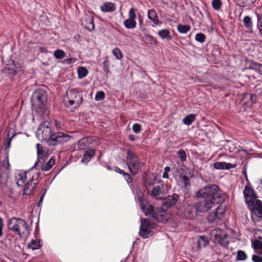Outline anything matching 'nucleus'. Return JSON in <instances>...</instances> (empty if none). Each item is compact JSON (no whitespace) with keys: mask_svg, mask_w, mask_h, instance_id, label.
Returning <instances> with one entry per match:
<instances>
[{"mask_svg":"<svg viewBox=\"0 0 262 262\" xmlns=\"http://www.w3.org/2000/svg\"><path fill=\"white\" fill-rule=\"evenodd\" d=\"M179 195L174 193L166 197L164 201V204L167 207H171L176 204L179 199Z\"/></svg>","mask_w":262,"mask_h":262,"instance_id":"412c9836","label":"nucleus"},{"mask_svg":"<svg viewBox=\"0 0 262 262\" xmlns=\"http://www.w3.org/2000/svg\"><path fill=\"white\" fill-rule=\"evenodd\" d=\"M212 236L214 237L215 241L221 246L226 247L229 242L228 236L225 232L221 229H215L211 231Z\"/></svg>","mask_w":262,"mask_h":262,"instance_id":"1a4fd4ad","label":"nucleus"},{"mask_svg":"<svg viewBox=\"0 0 262 262\" xmlns=\"http://www.w3.org/2000/svg\"><path fill=\"white\" fill-rule=\"evenodd\" d=\"M68 63L70 64L72 62H75L76 60L75 58H70L66 60Z\"/></svg>","mask_w":262,"mask_h":262,"instance_id":"bf43d9fd","label":"nucleus"},{"mask_svg":"<svg viewBox=\"0 0 262 262\" xmlns=\"http://www.w3.org/2000/svg\"><path fill=\"white\" fill-rule=\"evenodd\" d=\"M81 24L89 31H92L95 29L94 17L93 16L85 14L81 19Z\"/></svg>","mask_w":262,"mask_h":262,"instance_id":"a211bd4d","label":"nucleus"},{"mask_svg":"<svg viewBox=\"0 0 262 262\" xmlns=\"http://www.w3.org/2000/svg\"><path fill=\"white\" fill-rule=\"evenodd\" d=\"M128 139H129V140L130 141H134L135 140L136 138H135V136L134 135L132 134V135H129L128 136Z\"/></svg>","mask_w":262,"mask_h":262,"instance_id":"052dcab7","label":"nucleus"},{"mask_svg":"<svg viewBox=\"0 0 262 262\" xmlns=\"http://www.w3.org/2000/svg\"><path fill=\"white\" fill-rule=\"evenodd\" d=\"M198 198L210 199L212 201L217 200L218 203L224 202L226 194L223 192L215 184H209L201 188L196 193Z\"/></svg>","mask_w":262,"mask_h":262,"instance_id":"f03ea898","label":"nucleus"},{"mask_svg":"<svg viewBox=\"0 0 262 262\" xmlns=\"http://www.w3.org/2000/svg\"><path fill=\"white\" fill-rule=\"evenodd\" d=\"M70 136L66 133L57 132L52 135V138L49 140V145H56L58 143H63L70 140Z\"/></svg>","mask_w":262,"mask_h":262,"instance_id":"9b49d317","label":"nucleus"},{"mask_svg":"<svg viewBox=\"0 0 262 262\" xmlns=\"http://www.w3.org/2000/svg\"><path fill=\"white\" fill-rule=\"evenodd\" d=\"M43 162L42 160H37L35 162V164L33 167L35 169V171H38L39 170L47 171L49 170L54 165L55 160L53 158H51L45 165H43Z\"/></svg>","mask_w":262,"mask_h":262,"instance_id":"ddd939ff","label":"nucleus"},{"mask_svg":"<svg viewBox=\"0 0 262 262\" xmlns=\"http://www.w3.org/2000/svg\"><path fill=\"white\" fill-rule=\"evenodd\" d=\"M91 141V138L89 137H84L79 141L78 147L80 149H84L89 146Z\"/></svg>","mask_w":262,"mask_h":262,"instance_id":"393cba45","label":"nucleus"},{"mask_svg":"<svg viewBox=\"0 0 262 262\" xmlns=\"http://www.w3.org/2000/svg\"><path fill=\"white\" fill-rule=\"evenodd\" d=\"M148 18L152 20L156 25L159 23L157 13L154 9H150L148 11Z\"/></svg>","mask_w":262,"mask_h":262,"instance_id":"cd10ccee","label":"nucleus"},{"mask_svg":"<svg viewBox=\"0 0 262 262\" xmlns=\"http://www.w3.org/2000/svg\"><path fill=\"white\" fill-rule=\"evenodd\" d=\"M166 212L161 208H156L152 218L159 222H163L165 220Z\"/></svg>","mask_w":262,"mask_h":262,"instance_id":"5701e85b","label":"nucleus"},{"mask_svg":"<svg viewBox=\"0 0 262 262\" xmlns=\"http://www.w3.org/2000/svg\"><path fill=\"white\" fill-rule=\"evenodd\" d=\"M243 23L247 31L249 33H251L252 32V22L251 18L248 16L244 17Z\"/></svg>","mask_w":262,"mask_h":262,"instance_id":"c85d7f7f","label":"nucleus"},{"mask_svg":"<svg viewBox=\"0 0 262 262\" xmlns=\"http://www.w3.org/2000/svg\"><path fill=\"white\" fill-rule=\"evenodd\" d=\"M8 229L17 234L20 237L28 235L29 228L27 222L23 219L12 217L8 221Z\"/></svg>","mask_w":262,"mask_h":262,"instance_id":"7ed1b4c3","label":"nucleus"},{"mask_svg":"<svg viewBox=\"0 0 262 262\" xmlns=\"http://www.w3.org/2000/svg\"><path fill=\"white\" fill-rule=\"evenodd\" d=\"M236 164L224 162H217L213 164V167L216 169H230L235 167Z\"/></svg>","mask_w":262,"mask_h":262,"instance_id":"4be33fe9","label":"nucleus"},{"mask_svg":"<svg viewBox=\"0 0 262 262\" xmlns=\"http://www.w3.org/2000/svg\"><path fill=\"white\" fill-rule=\"evenodd\" d=\"M54 56L56 59H60L65 57L66 53L62 50L57 49L54 51Z\"/></svg>","mask_w":262,"mask_h":262,"instance_id":"a19ab883","label":"nucleus"},{"mask_svg":"<svg viewBox=\"0 0 262 262\" xmlns=\"http://www.w3.org/2000/svg\"><path fill=\"white\" fill-rule=\"evenodd\" d=\"M39 172L35 171L32 167L28 171L19 173L16 177V184L18 186H24V194L30 195L35 189L38 183Z\"/></svg>","mask_w":262,"mask_h":262,"instance_id":"f257e3e1","label":"nucleus"},{"mask_svg":"<svg viewBox=\"0 0 262 262\" xmlns=\"http://www.w3.org/2000/svg\"><path fill=\"white\" fill-rule=\"evenodd\" d=\"M18 68V63H15L14 60L12 59H10L8 61V63L6 64V66L3 69L2 72L9 76H13L17 74Z\"/></svg>","mask_w":262,"mask_h":262,"instance_id":"f8f14e48","label":"nucleus"},{"mask_svg":"<svg viewBox=\"0 0 262 262\" xmlns=\"http://www.w3.org/2000/svg\"><path fill=\"white\" fill-rule=\"evenodd\" d=\"M101 10L103 12H113L115 10V5L110 2H106L100 7Z\"/></svg>","mask_w":262,"mask_h":262,"instance_id":"a878e982","label":"nucleus"},{"mask_svg":"<svg viewBox=\"0 0 262 262\" xmlns=\"http://www.w3.org/2000/svg\"><path fill=\"white\" fill-rule=\"evenodd\" d=\"M146 37L149 39V41L151 44H157V39L155 38L152 36L150 35H147Z\"/></svg>","mask_w":262,"mask_h":262,"instance_id":"6e6d98bb","label":"nucleus"},{"mask_svg":"<svg viewBox=\"0 0 262 262\" xmlns=\"http://www.w3.org/2000/svg\"><path fill=\"white\" fill-rule=\"evenodd\" d=\"M139 23H140V25H142V19H140L139 20Z\"/></svg>","mask_w":262,"mask_h":262,"instance_id":"69168bd1","label":"nucleus"},{"mask_svg":"<svg viewBox=\"0 0 262 262\" xmlns=\"http://www.w3.org/2000/svg\"><path fill=\"white\" fill-rule=\"evenodd\" d=\"M108 60H104L103 62V70L104 71V72H105V73L106 74H107L108 73H110V70L108 69Z\"/></svg>","mask_w":262,"mask_h":262,"instance_id":"3c124183","label":"nucleus"},{"mask_svg":"<svg viewBox=\"0 0 262 262\" xmlns=\"http://www.w3.org/2000/svg\"><path fill=\"white\" fill-rule=\"evenodd\" d=\"M124 179L126 180V181L127 182V183H130L132 181V179L130 178V176L128 173H124Z\"/></svg>","mask_w":262,"mask_h":262,"instance_id":"13d9d810","label":"nucleus"},{"mask_svg":"<svg viewBox=\"0 0 262 262\" xmlns=\"http://www.w3.org/2000/svg\"><path fill=\"white\" fill-rule=\"evenodd\" d=\"M3 167L4 168H5L6 169H9V168L10 167V165L9 162L8 156H7L6 158V160L3 161Z\"/></svg>","mask_w":262,"mask_h":262,"instance_id":"603ef678","label":"nucleus"},{"mask_svg":"<svg viewBox=\"0 0 262 262\" xmlns=\"http://www.w3.org/2000/svg\"><path fill=\"white\" fill-rule=\"evenodd\" d=\"M224 209L220 207H218L215 211L210 213L207 216V220L209 222H213L216 220H221L224 215Z\"/></svg>","mask_w":262,"mask_h":262,"instance_id":"6ab92c4d","label":"nucleus"},{"mask_svg":"<svg viewBox=\"0 0 262 262\" xmlns=\"http://www.w3.org/2000/svg\"><path fill=\"white\" fill-rule=\"evenodd\" d=\"M195 118V115L192 114H189L183 118V122L185 125H189L194 121Z\"/></svg>","mask_w":262,"mask_h":262,"instance_id":"7c9ffc66","label":"nucleus"},{"mask_svg":"<svg viewBox=\"0 0 262 262\" xmlns=\"http://www.w3.org/2000/svg\"><path fill=\"white\" fill-rule=\"evenodd\" d=\"M39 50L42 52H46L47 51L46 49L43 47H40Z\"/></svg>","mask_w":262,"mask_h":262,"instance_id":"e2e57ef3","label":"nucleus"},{"mask_svg":"<svg viewBox=\"0 0 262 262\" xmlns=\"http://www.w3.org/2000/svg\"><path fill=\"white\" fill-rule=\"evenodd\" d=\"M77 73L78 78L81 79L87 76L88 71L86 68L81 67L78 68Z\"/></svg>","mask_w":262,"mask_h":262,"instance_id":"f704fd0d","label":"nucleus"},{"mask_svg":"<svg viewBox=\"0 0 262 262\" xmlns=\"http://www.w3.org/2000/svg\"><path fill=\"white\" fill-rule=\"evenodd\" d=\"M123 25L126 29H133L136 27L137 23L135 20L127 18L124 21Z\"/></svg>","mask_w":262,"mask_h":262,"instance_id":"c756f323","label":"nucleus"},{"mask_svg":"<svg viewBox=\"0 0 262 262\" xmlns=\"http://www.w3.org/2000/svg\"><path fill=\"white\" fill-rule=\"evenodd\" d=\"M82 95L76 90H70L67 92V97L64 98V102L68 106L74 104V108H78L82 103Z\"/></svg>","mask_w":262,"mask_h":262,"instance_id":"423d86ee","label":"nucleus"},{"mask_svg":"<svg viewBox=\"0 0 262 262\" xmlns=\"http://www.w3.org/2000/svg\"><path fill=\"white\" fill-rule=\"evenodd\" d=\"M251 212V219L254 222H258L262 218V202L257 200L253 202V206H248Z\"/></svg>","mask_w":262,"mask_h":262,"instance_id":"6e6552de","label":"nucleus"},{"mask_svg":"<svg viewBox=\"0 0 262 262\" xmlns=\"http://www.w3.org/2000/svg\"><path fill=\"white\" fill-rule=\"evenodd\" d=\"M115 170L116 172L124 174V171L122 170H121V169H120L119 168L116 167L115 169Z\"/></svg>","mask_w":262,"mask_h":262,"instance_id":"680f3d73","label":"nucleus"},{"mask_svg":"<svg viewBox=\"0 0 262 262\" xmlns=\"http://www.w3.org/2000/svg\"><path fill=\"white\" fill-rule=\"evenodd\" d=\"M243 194L246 203L248 204V206H253V202L257 200L256 199V196L253 189L246 185L245 187Z\"/></svg>","mask_w":262,"mask_h":262,"instance_id":"4468645a","label":"nucleus"},{"mask_svg":"<svg viewBox=\"0 0 262 262\" xmlns=\"http://www.w3.org/2000/svg\"><path fill=\"white\" fill-rule=\"evenodd\" d=\"M140 206L141 210L146 216L152 217L154 214L156 208L152 205H149L146 202L144 201L140 196L138 197Z\"/></svg>","mask_w":262,"mask_h":262,"instance_id":"f3484780","label":"nucleus"},{"mask_svg":"<svg viewBox=\"0 0 262 262\" xmlns=\"http://www.w3.org/2000/svg\"><path fill=\"white\" fill-rule=\"evenodd\" d=\"M95 150L93 149H89L86 150L84 154L83 157L81 159V162L83 163H88L95 155Z\"/></svg>","mask_w":262,"mask_h":262,"instance_id":"b1692460","label":"nucleus"},{"mask_svg":"<svg viewBox=\"0 0 262 262\" xmlns=\"http://www.w3.org/2000/svg\"><path fill=\"white\" fill-rule=\"evenodd\" d=\"M249 69H252L256 71L260 75L262 76V64L256 62H253L251 66H250Z\"/></svg>","mask_w":262,"mask_h":262,"instance_id":"c9c22d12","label":"nucleus"},{"mask_svg":"<svg viewBox=\"0 0 262 262\" xmlns=\"http://www.w3.org/2000/svg\"><path fill=\"white\" fill-rule=\"evenodd\" d=\"M158 35L162 39L170 40L171 38L170 32L167 29H162L160 30L158 32Z\"/></svg>","mask_w":262,"mask_h":262,"instance_id":"2f4dec72","label":"nucleus"},{"mask_svg":"<svg viewBox=\"0 0 262 262\" xmlns=\"http://www.w3.org/2000/svg\"><path fill=\"white\" fill-rule=\"evenodd\" d=\"M45 193H46V190H45V192L44 193H43L41 196H40V199H39V200L38 201L37 204V206H40L43 201V198H44V196H45Z\"/></svg>","mask_w":262,"mask_h":262,"instance_id":"4d7b16f0","label":"nucleus"},{"mask_svg":"<svg viewBox=\"0 0 262 262\" xmlns=\"http://www.w3.org/2000/svg\"><path fill=\"white\" fill-rule=\"evenodd\" d=\"M132 129L134 133L138 134L141 132V126L138 123H135L133 125Z\"/></svg>","mask_w":262,"mask_h":262,"instance_id":"09e8293b","label":"nucleus"},{"mask_svg":"<svg viewBox=\"0 0 262 262\" xmlns=\"http://www.w3.org/2000/svg\"><path fill=\"white\" fill-rule=\"evenodd\" d=\"M177 30L179 33L185 34L190 30V27L189 25L179 24L177 26Z\"/></svg>","mask_w":262,"mask_h":262,"instance_id":"72a5a7b5","label":"nucleus"},{"mask_svg":"<svg viewBox=\"0 0 262 262\" xmlns=\"http://www.w3.org/2000/svg\"><path fill=\"white\" fill-rule=\"evenodd\" d=\"M252 245L255 253L260 255H262V241L256 239L253 241Z\"/></svg>","mask_w":262,"mask_h":262,"instance_id":"bb28decb","label":"nucleus"},{"mask_svg":"<svg viewBox=\"0 0 262 262\" xmlns=\"http://www.w3.org/2000/svg\"><path fill=\"white\" fill-rule=\"evenodd\" d=\"M195 39L198 42L203 43L205 41L206 36L202 33H199L195 35Z\"/></svg>","mask_w":262,"mask_h":262,"instance_id":"a18cd8bd","label":"nucleus"},{"mask_svg":"<svg viewBox=\"0 0 262 262\" xmlns=\"http://www.w3.org/2000/svg\"><path fill=\"white\" fill-rule=\"evenodd\" d=\"M200 238H201V239H203V240H205V237H203V236H201V237H200Z\"/></svg>","mask_w":262,"mask_h":262,"instance_id":"338daca9","label":"nucleus"},{"mask_svg":"<svg viewBox=\"0 0 262 262\" xmlns=\"http://www.w3.org/2000/svg\"><path fill=\"white\" fill-rule=\"evenodd\" d=\"M31 102L33 106H38L40 108H43L47 102V95L42 89L36 90L32 95Z\"/></svg>","mask_w":262,"mask_h":262,"instance_id":"0eeeda50","label":"nucleus"},{"mask_svg":"<svg viewBox=\"0 0 262 262\" xmlns=\"http://www.w3.org/2000/svg\"><path fill=\"white\" fill-rule=\"evenodd\" d=\"M252 260L253 262H262V257L254 254L252 256Z\"/></svg>","mask_w":262,"mask_h":262,"instance_id":"864d4df0","label":"nucleus"},{"mask_svg":"<svg viewBox=\"0 0 262 262\" xmlns=\"http://www.w3.org/2000/svg\"><path fill=\"white\" fill-rule=\"evenodd\" d=\"M35 134L39 141H46L49 145V140L52 138V135L53 134L51 132L50 123L48 121H45L40 124Z\"/></svg>","mask_w":262,"mask_h":262,"instance_id":"39448f33","label":"nucleus"},{"mask_svg":"<svg viewBox=\"0 0 262 262\" xmlns=\"http://www.w3.org/2000/svg\"><path fill=\"white\" fill-rule=\"evenodd\" d=\"M170 171V168L169 166H166L164 168V171L162 175V177L164 179H168L169 178L168 173Z\"/></svg>","mask_w":262,"mask_h":262,"instance_id":"8fccbe9b","label":"nucleus"},{"mask_svg":"<svg viewBox=\"0 0 262 262\" xmlns=\"http://www.w3.org/2000/svg\"><path fill=\"white\" fill-rule=\"evenodd\" d=\"M112 54L118 60H121L123 56L121 50L118 47L113 49Z\"/></svg>","mask_w":262,"mask_h":262,"instance_id":"4c0bfd02","label":"nucleus"},{"mask_svg":"<svg viewBox=\"0 0 262 262\" xmlns=\"http://www.w3.org/2000/svg\"><path fill=\"white\" fill-rule=\"evenodd\" d=\"M10 141H11V139H10L8 141V147H9L10 146Z\"/></svg>","mask_w":262,"mask_h":262,"instance_id":"0e129e2a","label":"nucleus"},{"mask_svg":"<svg viewBox=\"0 0 262 262\" xmlns=\"http://www.w3.org/2000/svg\"><path fill=\"white\" fill-rule=\"evenodd\" d=\"M136 18V10L133 8H131L128 12L129 19L135 20Z\"/></svg>","mask_w":262,"mask_h":262,"instance_id":"de8ad7c7","label":"nucleus"},{"mask_svg":"<svg viewBox=\"0 0 262 262\" xmlns=\"http://www.w3.org/2000/svg\"><path fill=\"white\" fill-rule=\"evenodd\" d=\"M244 100H248L247 105H252L255 101L256 96L254 94H246L244 98Z\"/></svg>","mask_w":262,"mask_h":262,"instance_id":"e433bc0d","label":"nucleus"},{"mask_svg":"<svg viewBox=\"0 0 262 262\" xmlns=\"http://www.w3.org/2000/svg\"><path fill=\"white\" fill-rule=\"evenodd\" d=\"M151 186H153L154 187L151 191V194L153 197L158 198V196L162 193V189L164 187L165 185L163 182H158L156 179H154L148 183L146 185V188L149 189Z\"/></svg>","mask_w":262,"mask_h":262,"instance_id":"9d476101","label":"nucleus"},{"mask_svg":"<svg viewBox=\"0 0 262 262\" xmlns=\"http://www.w3.org/2000/svg\"><path fill=\"white\" fill-rule=\"evenodd\" d=\"M184 172V170L183 169L178 170L180 174L176 176V179L179 183H181L185 187H187L190 185V180L188 176L183 173Z\"/></svg>","mask_w":262,"mask_h":262,"instance_id":"aec40b11","label":"nucleus"},{"mask_svg":"<svg viewBox=\"0 0 262 262\" xmlns=\"http://www.w3.org/2000/svg\"><path fill=\"white\" fill-rule=\"evenodd\" d=\"M36 148L37 152V160H42L46 156V154L43 151L42 145L40 144H37Z\"/></svg>","mask_w":262,"mask_h":262,"instance_id":"473e14b6","label":"nucleus"},{"mask_svg":"<svg viewBox=\"0 0 262 262\" xmlns=\"http://www.w3.org/2000/svg\"><path fill=\"white\" fill-rule=\"evenodd\" d=\"M222 4L221 0H213L211 2L212 7L215 10H220Z\"/></svg>","mask_w":262,"mask_h":262,"instance_id":"37998d69","label":"nucleus"},{"mask_svg":"<svg viewBox=\"0 0 262 262\" xmlns=\"http://www.w3.org/2000/svg\"><path fill=\"white\" fill-rule=\"evenodd\" d=\"M105 98V94L103 91H98L95 95V99L96 101L103 100Z\"/></svg>","mask_w":262,"mask_h":262,"instance_id":"49530a36","label":"nucleus"},{"mask_svg":"<svg viewBox=\"0 0 262 262\" xmlns=\"http://www.w3.org/2000/svg\"><path fill=\"white\" fill-rule=\"evenodd\" d=\"M126 162L129 171L133 175L137 174L144 165L140 161L136 154L131 150L127 152Z\"/></svg>","mask_w":262,"mask_h":262,"instance_id":"20e7f679","label":"nucleus"},{"mask_svg":"<svg viewBox=\"0 0 262 262\" xmlns=\"http://www.w3.org/2000/svg\"><path fill=\"white\" fill-rule=\"evenodd\" d=\"M256 15L257 18V26L260 34L262 35V14L256 13Z\"/></svg>","mask_w":262,"mask_h":262,"instance_id":"79ce46f5","label":"nucleus"},{"mask_svg":"<svg viewBox=\"0 0 262 262\" xmlns=\"http://www.w3.org/2000/svg\"><path fill=\"white\" fill-rule=\"evenodd\" d=\"M247 258V255L246 253L242 250H238L237 252L236 260L237 261L245 260Z\"/></svg>","mask_w":262,"mask_h":262,"instance_id":"ea45409f","label":"nucleus"},{"mask_svg":"<svg viewBox=\"0 0 262 262\" xmlns=\"http://www.w3.org/2000/svg\"><path fill=\"white\" fill-rule=\"evenodd\" d=\"M4 226V224L3 223V220L1 217H0V237H1L3 235V229Z\"/></svg>","mask_w":262,"mask_h":262,"instance_id":"5fc2aeb1","label":"nucleus"},{"mask_svg":"<svg viewBox=\"0 0 262 262\" xmlns=\"http://www.w3.org/2000/svg\"><path fill=\"white\" fill-rule=\"evenodd\" d=\"M150 222L148 219L141 218L139 234L143 238H148L150 235Z\"/></svg>","mask_w":262,"mask_h":262,"instance_id":"dca6fc26","label":"nucleus"},{"mask_svg":"<svg viewBox=\"0 0 262 262\" xmlns=\"http://www.w3.org/2000/svg\"><path fill=\"white\" fill-rule=\"evenodd\" d=\"M177 155L181 161L184 162L186 161L187 156L184 150L180 149L177 151Z\"/></svg>","mask_w":262,"mask_h":262,"instance_id":"c03bdc74","label":"nucleus"},{"mask_svg":"<svg viewBox=\"0 0 262 262\" xmlns=\"http://www.w3.org/2000/svg\"><path fill=\"white\" fill-rule=\"evenodd\" d=\"M40 247L39 241L36 240L32 241L28 245V248L33 250L38 249Z\"/></svg>","mask_w":262,"mask_h":262,"instance_id":"58836bf2","label":"nucleus"},{"mask_svg":"<svg viewBox=\"0 0 262 262\" xmlns=\"http://www.w3.org/2000/svg\"><path fill=\"white\" fill-rule=\"evenodd\" d=\"M204 199L195 204L194 207L197 212H205L212 208L214 202L210 199Z\"/></svg>","mask_w":262,"mask_h":262,"instance_id":"2eb2a0df","label":"nucleus"}]
</instances>
